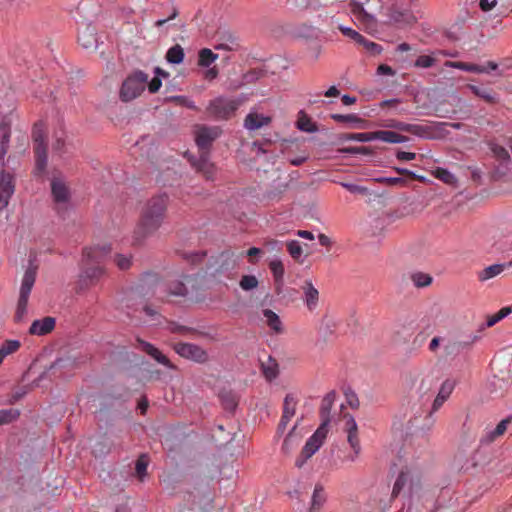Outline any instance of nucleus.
<instances>
[{
  "label": "nucleus",
  "instance_id": "62",
  "mask_svg": "<svg viewBox=\"0 0 512 512\" xmlns=\"http://www.w3.org/2000/svg\"><path fill=\"white\" fill-rule=\"evenodd\" d=\"M341 185L351 193H358V194H362V195L368 193V189L363 186H359V185H355V184H351V183H341Z\"/></svg>",
  "mask_w": 512,
  "mask_h": 512
},
{
  "label": "nucleus",
  "instance_id": "60",
  "mask_svg": "<svg viewBox=\"0 0 512 512\" xmlns=\"http://www.w3.org/2000/svg\"><path fill=\"white\" fill-rule=\"evenodd\" d=\"M172 100L175 101L177 104H179L181 106H185L191 110H195V111L199 110L198 107L195 105V103L185 96H175L172 98Z\"/></svg>",
  "mask_w": 512,
  "mask_h": 512
},
{
  "label": "nucleus",
  "instance_id": "56",
  "mask_svg": "<svg viewBox=\"0 0 512 512\" xmlns=\"http://www.w3.org/2000/svg\"><path fill=\"white\" fill-rule=\"evenodd\" d=\"M509 423H510L509 419H504V420L500 421L497 424V426L495 427V429L491 432L490 440L492 441L495 438L503 435L505 433V431L507 430V426Z\"/></svg>",
  "mask_w": 512,
  "mask_h": 512
},
{
  "label": "nucleus",
  "instance_id": "64",
  "mask_svg": "<svg viewBox=\"0 0 512 512\" xmlns=\"http://www.w3.org/2000/svg\"><path fill=\"white\" fill-rule=\"evenodd\" d=\"M396 157L400 161H411L416 158V154L413 152L398 151Z\"/></svg>",
  "mask_w": 512,
  "mask_h": 512
},
{
  "label": "nucleus",
  "instance_id": "59",
  "mask_svg": "<svg viewBox=\"0 0 512 512\" xmlns=\"http://www.w3.org/2000/svg\"><path fill=\"white\" fill-rule=\"evenodd\" d=\"M115 263L119 269L126 270V269L130 268V266H131V257L122 255V254H118L115 257Z\"/></svg>",
  "mask_w": 512,
  "mask_h": 512
},
{
  "label": "nucleus",
  "instance_id": "23",
  "mask_svg": "<svg viewBox=\"0 0 512 512\" xmlns=\"http://www.w3.org/2000/svg\"><path fill=\"white\" fill-rule=\"evenodd\" d=\"M455 384L451 380H446L442 383L440 390L433 402L432 412L437 411L443 403L449 398L452 391L454 390Z\"/></svg>",
  "mask_w": 512,
  "mask_h": 512
},
{
  "label": "nucleus",
  "instance_id": "33",
  "mask_svg": "<svg viewBox=\"0 0 512 512\" xmlns=\"http://www.w3.org/2000/svg\"><path fill=\"white\" fill-rule=\"evenodd\" d=\"M410 133L425 139H434L436 137V131L430 125L412 124Z\"/></svg>",
  "mask_w": 512,
  "mask_h": 512
},
{
  "label": "nucleus",
  "instance_id": "21",
  "mask_svg": "<svg viewBox=\"0 0 512 512\" xmlns=\"http://www.w3.org/2000/svg\"><path fill=\"white\" fill-rule=\"evenodd\" d=\"M303 300L309 311H313L319 302V292L311 281H305L302 285Z\"/></svg>",
  "mask_w": 512,
  "mask_h": 512
},
{
  "label": "nucleus",
  "instance_id": "46",
  "mask_svg": "<svg viewBox=\"0 0 512 512\" xmlns=\"http://www.w3.org/2000/svg\"><path fill=\"white\" fill-rule=\"evenodd\" d=\"M296 411V402L294 398L287 395L284 400L283 415L285 418H292Z\"/></svg>",
  "mask_w": 512,
  "mask_h": 512
},
{
  "label": "nucleus",
  "instance_id": "11",
  "mask_svg": "<svg viewBox=\"0 0 512 512\" xmlns=\"http://www.w3.org/2000/svg\"><path fill=\"white\" fill-rule=\"evenodd\" d=\"M51 194L56 209L65 211L70 203L71 191L63 177L53 176L51 179Z\"/></svg>",
  "mask_w": 512,
  "mask_h": 512
},
{
  "label": "nucleus",
  "instance_id": "28",
  "mask_svg": "<svg viewBox=\"0 0 512 512\" xmlns=\"http://www.w3.org/2000/svg\"><path fill=\"white\" fill-rule=\"evenodd\" d=\"M506 266L510 267L509 264L508 265H505V264L490 265L477 273L478 280L481 282H484L489 279H492V278L500 275L505 270Z\"/></svg>",
  "mask_w": 512,
  "mask_h": 512
},
{
  "label": "nucleus",
  "instance_id": "1",
  "mask_svg": "<svg viewBox=\"0 0 512 512\" xmlns=\"http://www.w3.org/2000/svg\"><path fill=\"white\" fill-rule=\"evenodd\" d=\"M15 140L14 152L8 157L6 155L9 145H0V212L8 206L16 187L15 167H12L11 170L8 168H10V164H14L16 156L22 155L26 151L29 144L27 134L21 130L16 132Z\"/></svg>",
  "mask_w": 512,
  "mask_h": 512
},
{
  "label": "nucleus",
  "instance_id": "37",
  "mask_svg": "<svg viewBox=\"0 0 512 512\" xmlns=\"http://www.w3.org/2000/svg\"><path fill=\"white\" fill-rule=\"evenodd\" d=\"M269 268L273 274L278 290L280 286L283 284V277L285 272L283 263L280 260H273L269 263Z\"/></svg>",
  "mask_w": 512,
  "mask_h": 512
},
{
  "label": "nucleus",
  "instance_id": "24",
  "mask_svg": "<svg viewBox=\"0 0 512 512\" xmlns=\"http://www.w3.org/2000/svg\"><path fill=\"white\" fill-rule=\"evenodd\" d=\"M336 399V394L334 391L329 392L322 399L321 407H320V416L322 419V424L320 427L326 428L328 423L330 422V411Z\"/></svg>",
  "mask_w": 512,
  "mask_h": 512
},
{
  "label": "nucleus",
  "instance_id": "34",
  "mask_svg": "<svg viewBox=\"0 0 512 512\" xmlns=\"http://www.w3.org/2000/svg\"><path fill=\"white\" fill-rule=\"evenodd\" d=\"M20 347L21 342L19 340H6L0 347V365L7 356L16 353Z\"/></svg>",
  "mask_w": 512,
  "mask_h": 512
},
{
  "label": "nucleus",
  "instance_id": "19",
  "mask_svg": "<svg viewBox=\"0 0 512 512\" xmlns=\"http://www.w3.org/2000/svg\"><path fill=\"white\" fill-rule=\"evenodd\" d=\"M56 320L54 317L46 316L42 319L34 320L29 328V334L44 336L52 332L55 328Z\"/></svg>",
  "mask_w": 512,
  "mask_h": 512
},
{
  "label": "nucleus",
  "instance_id": "10",
  "mask_svg": "<svg viewBox=\"0 0 512 512\" xmlns=\"http://www.w3.org/2000/svg\"><path fill=\"white\" fill-rule=\"evenodd\" d=\"M240 103L237 100L217 97L206 107V114L215 120H227L233 116Z\"/></svg>",
  "mask_w": 512,
  "mask_h": 512
},
{
  "label": "nucleus",
  "instance_id": "39",
  "mask_svg": "<svg viewBox=\"0 0 512 512\" xmlns=\"http://www.w3.org/2000/svg\"><path fill=\"white\" fill-rule=\"evenodd\" d=\"M432 174L435 178L442 181L445 184L455 186L457 184V178L447 169L438 167L436 168Z\"/></svg>",
  "mask_w": 512,
  "mask_h": 512
},
{
  "label": "nucleus",
  "instance_id": "8",
  "mask_svg": "<svg viewBox=\"0 0 512 512\" xmlns=\"http://www.w3.org/2000/svg\"><path fill=\"white\" fill-rule=\"evenodd\" d=\"M45 130L41 123H37L33 127L32 139L34 142V154H35V176H43L46 172L47 167V149L45 145Z\"/></svg>",
  "mask_w": 512,
  "mask_h": 512
},
{
  "label": "nucleus",
  "instance_id": "50",
  "mask_svg": "<svg viewBox=\"0 0 512 512\" xmlns=\"http://www.w3.org/2000/svg\"><path fill=\"white\" fill-rule=\"evenodd\" d=\"M154 285L156 289L161 288L163 284L159 281L155 274H146L141 280V290L144 291L146 286Z\"/></svg>",
  "mask_w": 512,
  "mask_h": 512
},
{
  "label": "nucleus",
  "instance_id": "44",
  "mask_svg": "<svg viewBox=\"0 0 512 512\" xmlns=\"http://www.w3.org/2000/svg\"><path fill=\"white\" fill-rule=\"evenodd\" d=\"M411 280L417 288H424L432 283V277L429 274L416 272L411 275Z\"/></svg>",
  "mask_w": 512,
  "mask_h": 512
},
{
  "label": "nucleus",
  "instance_id": "29",
  "mask_svg": "<svg viewBox=\"0 0 512 512\" xmlns=\"http://www.w3.org/2000/svg\"><path fill=\"white\" fill-rule=\"evenodd\" d=\"M263 316L265 317L266 324L274 333L280 334L283 332L282 322L274 311L265 309L263 310Z\"/></svg>",
  "mask_w": 512,
  "mask_h": 512
},
{
  "label": "nucleus",
  "instance_id": "9",
  "mask_svg": "<svg viewBox=\"0 0 512 512\" xmlns=\"http://www.w3.org/2000/svg\"><path fill=\"white\" fill-rule=\"evenodd\" d=\"M148 75L142 71H137L128 76L122 83L119 97L123 102H129L141 95L145 90Z\"/></svg>",
  "mask_w": 512,
  "mask_h": 512
},
{
  "label": "nucleus",
  "instance_id": "35",
  "mask_svg": "<svg viewBox=\"0 0 512 512\" xmlns=\"http://www.w3.org/2000/svg\"><path fill=\"white\" fill-rule=\"evenodd\" d=\"M297 128L304 132L313 133L318 130L317 125L303 111L299 113L297 120Z\"/></svg>",
  "mask_w": 512,
  "mask_h": 512
},
{
  "label": "nucleus",
  "instance_id": "22",
  "mask_svg": "<svg viewBox=\"0 0 512 512\" xmlns=\"http://www.w3.org/2000/svg\"><path fill=\"white\" fill-rule=\"evenodd\" d=\"M78 42L85 49H94L97 47L96 30L91 25H86L78 33Z\"/></svg>",
  "mask_w": 512,
  "mask_h": 512
},
{
  "label": "nucleus",
  "instance_id": "13",
  "mask_svg": "<svg viewBox=\"0 0 512 512\" xmlns=\"http://www.w3.org/2000/svg\"><path fill=\"white\" fill-rule=\"evenodd\" d=\"M221 130L216 126H198L195 130V141L200 154L209 153L212 143L220 136Z\"/></svg>",
  "mask_w": 512,
  "mask_h": 512
},
{
  "label": "nucleus",
  "instance_id": "36",
  "mask_svg": "<svg viewBox=\"0 0 512 512\" xmlns=\"http://www.w3.org/2000/svg\"><path fill=\"white\" fill-rule=\"evenodd\" d=\"M218 59V54L209 48H203L198 53V65L201 67H210Z\"/></svg>",
  "mask_w": 512,
  "mask_h": 512
},
{
  "label": "nucleus",
  "instance_id": "30",
  "mask_svg": "<svg viewBox=\"0 0 512 512\" xmlns=\"http://www.w3.org/2000/svg\"><path fill=\"white\" fill-rule=\"evenodd\" d=\"M325 501H326V495L324 492V488L321 485L317 484L315 486L313 494H312L310 511L311 512L319 511L322 508Z\"/></svg>",
  "mask_w": 512,
  "mask_h": 512
},
{
  "label": "nucleus",
  "instance_id": "15",
  "mask_svg": "<svg viewBox=\"0 0 512 512\" xmlns=\"http://www.w3.org/2000/svg\"><path fill=\"white\" fill-rule=\"evenodd\" d=\"M173 348L183 358L199 363H204L208 360L207 352L196 344L179 342L174 344Z\"/></svg>",
  "mask_w": 512,
  "mask_h": 512
},
{
  "label": "nucleus",
  "instance_id": "61",
  "mask_svg": "<svg viewBox=\"0 0 512 512\" xmlns=\"http://www.w3.org/2000/svg\"><path fill=\"white\" fill-rule=\"evenodd\" d=\"M379 182L391 186H404L407 183L406 180L402 177H384L381 178Z\"/></svg>",
  "mask_w": 512,
  "mask_h": 512
},
{
  "label": "nucleus",
  "instance_id": "49",
  "mask_svg": "<svg viewBox=\"0 0 512 512\" xmlns=\"http://www.w3.org/2000/svg\"><path fill=\"white\" fill-rule=\"evenodd\" d=\"M491 151L493 155L500 161H509L510 160V154L508 150L498 144H493L491 146Z\"/></svg>",
  "mask_w": 512,
  "mask_h": 512
},
{
  "label": "nucleus",
  "instance_id": "54",
  "mask_svg": "<svg viewBox=\"0 0 512 512\" xmlns=\"http://www.w3.org/2000/svg\"><path fill=\"white\" fill-rule=\"evenodd\" d=\"M338 29L341 31L343 35L349 37L350 39L354 40L357 43L364 41V37L352 28L339 25Z\"/></svg>",
  "mask_w": 512,
  "mask_h": 512
},
{
  "label": "nucleus",
  "instance_id": "18",
  "mask_svg": "<svg viewBox=\"0 0 512 512\" xmlns=\"http://www.w3.org/2000/svg\"><path fill=\"white\" fill-rule=\"evenodd\" d=\"M137 342L138 348L141 349L146 354H148L149 356H151L155 361L166 366L169 369H175V366L171 363V361L164 354H162V352L158 348L141 339H137Z\"/></svg>",
  "mask_w": 512,
  "mask_h": 512
},
{
  "label": "nucleus",
  "instance_id": "32",
  "mask_svg": "<svg viewBox=\"0 0 512 512\" xmlns=\"http://www.w3.org/2000/svg\"><path fill=\"white\" fill-rule=\"evenodd\" d=\"M184 281L172 282L168 288L169 296H186L188 293L186 283H190L193 279L190 276H185Z\"/></svg>",
  "mask_w": 512,
  "mask_h": 512
},
{
  "label": "nucleus",
  "instance_id": "12",
  "mask_svg": "<svg viewBox=\"0 0 512 512\" xmlns=\"http://www.w3.org/2000/svg\"><path fill=\"white\" fill-rule=\"evenodd\" d=\"M327 429L319 427L315 433L307 440L300 455L296 458L295 466L302 468L306 461L311 458L318 449L322 446L323 441L326 437Z\"/></svg>",
  "mask_w": 512,
  "mask_h": 512
},
{
  "label": "nucleus",
  "instance_id": "20",
  "mask_svg": "<svg viewBox=\"0 0 512 512\" xmlns=\"http://www.w3.org/2000/svg\"><path fill=\"white\" fill-rule=\"evenodd\" d=\"M240 47L238 38L229 31L218 33V43L215 45L217 50L236 51Z\"/></svg>",
  "mask_w": 512,
  "mask_h": 512
},
{
  "label": "nucleus",
  "instance_id": "42",
  "mask_svg": "<svg viewBox=\"0 0 512 512\" xmlns=\"http://www.w3.org/2000/svg\"><path fill=\"white\" fill-rule=\"evenodd\" d=\"M389 19L393 23H410L412 16L408 12L398 10L395 6L389 9Z\"/></svg>",
  "mask_w": 512,
  "mask_h": 512
},
{
  "label": "nucleus",
  "instance_id": "43",
  "mask_svg": "<svg viewBox=\"0 0 512 512\" xmlns=\"http://www.w3.org/2000/svg\"><path fill=\"white\" fill-rule=\"evenodd\" d=\"M263 374L268 380H272L278 375V364L275 360L269 357L266 363H262Z\"/></svg>",
  "mask_w": 512,
  "mask_h": 512
},
{
  "label": "nucleus",
  "instance_id": "27",
  "mask_svg": "<svg viewBox=\"0 0 512 512\" xmlns=\"http://www.w3.org/2000/svg\"><path fill=\"white\" fill-rule=\"evenodd\" d=\"M467 88L477 97L483 99L485 102L489 104H494L498 102L497 94L489 88H481L476 85L468 84Z\"/></svg>",
  "mask_w": 512,
  "mask_h": 512
},
{
  "label": "nucleus",
  "instance_id": "41",
  "mask_svg": "<svg viewBox=\"0 0 512 512\" xmlns=\"http://www.w3.org/2000/svg\"><path fill=\"white\" fill-rule=\"evenodd\" d=\"M166 60L169 63H173V64H180L181 62H183V60H184L183 48L179 44H176V45L172 46L171 48H169L166 53Z\"/></svg>",
  "mask_w": 512,
  "mask_h": 512
},
{
  "label": "nucleus",
  "instance_id": "3",
  "mask_svg": "<svg viewBox=\"0 0 512 512\" xmlns=\"http://www.w3.org/2000/svg\"><path fill=\"white\" fill-rule=\"evenodd\" d=\"M167 209V197L159 195L152 197L143 206L138 225L134 230V244H141L147 237L153 235L162 225Z\"/></svg>",
  "mask_w": 512,
  "mask_h": 512
},
{
  "label": "nucleus",
  "instance_id": "17",
  "mask_svg": "<svg viewBox=\"0 0 512 512\" xmlns=\"http://www.w3.org/2000/svg\"><path fill=\"white\" fill-rule=\"evenodd\" d=\"M191 165L198 171L203 174V176L207 180H213L216 168L212 162L209 160V153L200 154L199 159H195L194 157L189 159Z\"/></svg>",
  "mask_w": 512,
  "mask_h": 512
},
{
  "label": "nucleus",
  "instance_id": "63",
  "mask_svg": "<svg viewBox=\"0 0 512 512\" xmlns=\"http://www.w3.org/2000/svg\"><path fill=\"white\" fill-rule=\"evenodd\" d=\"M498 3L500 4V0H480L479 7L483 12H488L495 8Z\"/></svg>",
  "mask_w": 512,
  "mask_h": 512
},
{
  "label": "nucleus",
  "instance_id": "26",
  "mask_svg": "<svg viewBox=\"0 0 512 512\" xmlns=\"http://www.w3.org/2000/svg\"><path fill=\"white\" fill-rule=\"evenodd\" d=\"M374 140H381L386 143H404L408 140L406 136L390 130L373 131Z\"/></svg>",
  "mask_w": 512,
  "mask_h": 512
},
{
  "label": "nucleus",
  "instance_id": "40",
  "mask_svg": "<svg viewBox=\"0 0 512 512\" xmlns=\"http://www.w3.org/2000/svg\"><path fill=\"white\" fill-rule=\"evenodd\" d=\"M331 117H332V119H334L337 122H341V123H345V122L354 123L359 128H365L366 127V121L364 119L358 117L356 114H347V115L333 114Z\"/></svg>",
  "mask_w": 512,
  "mask_h": 512
},
{
  "label": "nucleus",
  "instance_id": "31",
  "mask_svg": "<svg viewBox=\"0 0 512 512\" xmlns=\"http://www.w3.org/2000/svg\"><path fill=\"white\" fill-rule=\"evenodd\" d=\"M446 65L452 68L460 69L467 72L473 73H488V69L485 66H480L468 62H446Z\"/></svg>",
  "mask_w": 512,
  "mask_h": 512
},
{
  "label": "nucleus",
  "instance_id": "25",
  "mask_svg": "<svg viewBox=\"0 0 512 512\" xmlns=\"http://www.w3.org/2000/svg\"><path fill=\"white\" fill-rule=\"evenodd\" d=\"M270 122L271 117L251 112L246 116L244 126L248 130H257L263 126L270 124Z\"/></svg>",
  "mask_w": 512,
  "mask_h": 512
},
{
  "label": "nucleus",
  "instance_id": "2",
  "mask_svg": "<svg viewBox=\"0 0 512 512\" xmlns=\"http://www.w3.org/2000/svg\"><path fill=\"white\" fill-rule=\"evenodd\" d=\"M167 209V197L159 195L152 197L143 206L138 225L134 230V244H141L147 237L153 235L162 225Z\"/></svg>",
  "mask_w": 512,
  "mask_h": 512
},
{
  "label": "nucleus",
  "instance_id": "14",
  "mask_svg": "<svg viewBox=\"0 0 512 512\" xmlns=\"http://www.w3.org/2000/svg\"><path fill=\"white\" fill-rule=\"evenodd\" d=\"M344 421V431L347 433V442L353 450V454L349 455L347 458L353 462L361 452V445L358 437V426L355 419L350 414L344 415Z\"/></svg>",
  "mask_w": 512,
  "mask_h": 512
},
{
  "label": "nucleus",
  "instance_id": "4",
  "mask_svg": "<svg viewBox=\"0 0 512 512\" xmlns=\"http://www.w3.org/2000/svg\"><path fill=\"white\" fill-rule=\"evenodd\" d=\"M111 252L109 245L86 248L83 256V268L77 282V292L95 286L106 274L101 262Z\"/></svg>",
  "mask_w": 512,
  "mask_h": 512
},
{
  "label": "nucleus",
  "instance_id": "53",
  "mask_svg": "<svg viewBox=\"0 0 512 512\" xmlns=\"http://www.w3.org/2000/svg\"><path fill=\"white\" fill-rule=\"evenodd\" d=\"M52 149L55 153H58L59 155H62L67 152L64 133H61L60 136L55 137V140L52 144Z\"/></svg>",
  "mask_w": 512,
  "mask_h": 512
},
{
  "label": "nucleus",
  "instance_id": "38",
  "mask_svg": "<svg viewBox=\"0 0 512 512\" xmlns=\"http://www.w3.org/2000/svg\"><path fill=\"white\" fill-rule=\"evenodd\" d=\"M296 425L293 426L292 430L284 439L282 444V452L284 454H290L299 443V437L295 434Z\"/></svg>",
  "mask_w": 512,
  "mask_h": 512
},
{
  "label": "nucleus",
  "instance_id": "57",
  "mask_svg": "<svg viewBox=\"0 0 512 512\" xmlns=\"http://www.w3.org/2000/svg\"><path fill=\"white\" fill-rule=\"evenodd\" d=\"M434 63H435V59L433 57L428 56V55H421L416 59L415 66L421 67V68H429V67L433 66Z\"/></svg>",
  "mask_w": 512,
  "mask_h": 512
},
{
  "label": "nucleus",
  "instance_id": "58",
  "mask_svg": "<svg viewBox=\"0 0 512 512\" xmlns=\"http://www.w3.org/2000/svg\"><path fill=\"white\" fill-rule=\"evenodd\" d=\"M359 44L363 45L365 47V49L373 55H377L382 52V47L379 44L372 42V41H368L365 38H364V41H361Z\"/></svg>",
  "mask_w": 512,
  "mask_h": 512
},
{
  "label": "nucleus",
  "instance_id": "55",
  "mask_svg": "<svg viewBox=\"0 0 512 512\" xmlns=\"http://www.w3.org/2000/svg\"><path fill=\"white\" fill-rule=\"evenodd\" d=\"M148 466V459L145 455H141L138 460L136 461V474L139 477L140 480L143 479L144 475L146 474Z\"/></svg>",
  "mask_w": 512,
  "mask_h": 512
},
{
  "label": "nucleus",
  "instance_id": "48",
  "mask_svg": "<svg viewBox=\"0 0 512 512\" xmlns=\"http://www.w3.org/2000/svg\"><path fill=\"white\" fill-rule=\"evenodd\" d=\"M239 285L243 290L249 291L258 286V280L254 275H244L242 276Z\"/></svg>",
  "mask_w": 512,
  "mask_h": 512
},
{
  "label": "nucleus",
  "instance_id": "6",
  "mask_svg": "<svg viewBox=\"0 0 512 512\" xmlns=\"http://www.w3.org/2000/svg\"><path fill=\"white\" fill-rule=\"evenodd\" d=\"M15 108L16 99L13 91L6 90L0 94V145H9Z\"/></svg>",
  "mask_w": 512,
  "mask_h": 512
},
{
  "label": "nucleus",
  "instance_id": "47",
  "mask_svg": "<svg viewBox=\"0 0 512 512\" xmlns=\"http://www.w3.org/2000/svg\"><path fill=\"white\" fill-rule=\"evenodd\" d=\"M287 250L291 257L296 261L300 259L303 253L300 243L296 240H291L287 243Z\"/></svg>",
  "mask_w": 512,
  "mask_h": 512
},
{
  "label": "nucleus",
  "instance_id": "7",
  "mask_svg": "<svg viewBox=\"0 0 512 512\" xmlns=\"http://www.w3.org/2000/svg\"><path fill=\"white\" fill-rule=\"evenodd\" d=\"M36 274V268L29 267L23 275L14 314L15 322H21L27 314L28 300L36 281Z\"/></svg>",
  "mask_w": 512,
  "mask_h": 512
},
{
  "label": "nucleus",
  "instance_id": "45",
  "mask_svg": "<svg viewBox=\"0 0 512 512\" xmlns=\"http://www.w3.org/2000/svg\"><path fill=\"white\" fill-rule=\"evenodd\" d=\"M20 416L18 409L9 408L0 411V426L15 421Z\"/></svg>",
  "mask_w": 512,
  "mask_h": 512
},
{
  "label": "nucleus",
  "instance_id": "52",
  "mask_svg": "<svg viewBox=\"0 0 512 512\" xmlns=\"http://www.w3.org/2000/svg\"><path fill=\"white\" fill-rule=\"evenodd\" d=\"M406 482H407V476L404 473H400L393 485L392 494H391L392 498H396L400 494V492L406 485Z\"/></svg>",
  "mask_w": 512,
  "mask_h": 512
},
{
  "label": "nucleus",
  "instance_id": "51",
  "mask_svg": "<svg viewBox=\"0 0 512 512\" xmlns=\"http://www.w3.org/2000/svg\"><path fill=\"white\" fill-rule=\"evenodd\" d=\"M347 140L358 142H371L374 141L373 132L364 133H350L346 135Z\"/></svg>",
  "mask_w": 512,
  "mask_h": 512
},
{
  "label": "nucleus",
  "instance_id": "5",
  "mask_svg": "<svg viewBox=\"0 0 512 512\" xmlns=\"http://www.w3.org/2000/svg\"><path fill=\"white\" fill-rule=\"evenodd\" d=\"M350 13L355 21L366 31H374L377 27L376 14L381 11V0H351Z\"/></svg>",
  "mask_w": 512,
  "mask_h": 512
},
{
  "label": "nucleus",
  "instance_id": "16",
  "mask_svg": "<svg viewBox=\"0 0 512 512\" xmlns=\"http://www.w3.org/2000/svg\"><path fill=\"white\" fill-rule=\"evenodd\" d=\"M242 255L243 253L236 254L235 252L230 250L223 251L219 255L217 260V272L224 274L236 269L239 265V260L242 257Z\"/></svg>",
  "mask_w": 512,
  "mask_h": 512
}]
</instances>
